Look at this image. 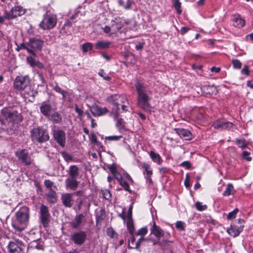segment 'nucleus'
I'll use <instances>...</instances> for the list:
<instances>
[{
  "instance_id": "nucleus-1",
  "label": "nucleus",
  "mask_w": 253,
  "mask_h": 253,
  "mask_svg": "<svg viewBox=\"0 0 253 253\" xmlns=\"http://www.w3.org/2000/svg\"><path fill=\"white\" fill-rule=\"evenodd\" d=\"M135 86L137 94V106L145 111L150 112V101L151 99L152 91L139 82L136 83Z\"/></svg>"
},
{
  "instance_id": "nucleus-2",
  "label": "nucleus",
  "mask_w": 253,
  "mask_h": 253,
  "mask_svg": "<svg viewBox=\"0 0 253 253\" xmlns=\"http://www.w3.org/2000/svg\"><path fill=\"white\" fill-rule=\"evenodd\" d=\"M29 209L26 206L21 207L16 213V218L12 221V227L17 231L24 230L28 223Z\"/></svg>"
},
{
  "instance_id": "nucleus-3",
  "label": "nucleus",
  "mask_w": 253,
  "mask_h": 253,
  "mask_svg": "<svg viewBox=\"0 0 253 253\" xmlns=\"http://www.w3.org/2000/svg\"><path fill=\"white\" fill-rule=\"evenodd\" d=\"M106 101L111 103L114 107L112 108L111 114L113 116L114 119L119 117L120 113V103H127V99L126 96L120 94H112L106 98Z\"/></svg>"
},
{
  "instance_id": "nucleus-4",
  "label": "nucleus",
  "mask_w": 253,
  "mask_h": 253,
  "mask_svg": "<svg viewBox=\"0 0 253 253\" xmlns=\"http://www.w3.org/2000/svg\"><path fill=\"white\" fill-rule=\"evenodd\" d=\"M129 23V20L124 19L123 18L120 17H115L112 20L110 27L105 26V27L102 29L105 33L108 34L109 36H112L120 32L125 25L128 24Z\"/></svg>"
},
{
  "instance_id": "nucleus-5",
  "label": "nucleus",
  "mask_w": 253,
  "mask_h": 253,
  "mask_svg": "<svg viewBox=\"0 0 253 253\" xmlns=\"http://www.w3.org/2000/svg\"><path fill=\"white\" fill-rule=\"evenodd\" d=\"M31 137L33 141L42 143L49 139V135L46 129L42 127L34 128L31 131Z\"/></svg>"
},
{
  "instance_id": "nucleus-6",
  "label": "nucleus",
  "mask_w": 253,
  "mask_h": 253,
  "mask_svg": "<svg viewBox=\"0 0 253 253\" xmlns=\"http://www.w3.org/2000/svg\"><path fill=\"white\" fill-rule=\"evenodd\" d=\"M4 118L13 124H18L22 121V116L16 111H8L6 109L1 110Z\"/></svg>"
},
{
  "instance_id": "nucleus-7",
  "label": "nucleus",
  "mask_w": 253,
  "mask_h": 253,
  "mask_svg": "<svg viewBox=\"0 0 253 253\" xmlns=\"http://www.w3.org/2000/svg\"><path fill=\"white\" fill-rule=\"evenodd\" d=\"M57 22L55 15L46 14L44 16L42 21L40 24V26L43 30L51 29L55 27Z\"/></svg>"
},
{
  "instance_id": "nucleus-8",
  "label": "nucleus",
  "mask_w": 253,
  "mask_h": 253,
  "mask_svg": "<svg viewBox=\"0 0 253 253\" xmlns=\"http://www.w3.org/2000/svg\"><path fill=\"white\" fill-rule=\"evenodd\" d=\"M15 155L18 161L25 166H30L33 164L34 160L31 158L29 152L25 149L17 151Z\"/></svg>"
},
{
  "instance_id": "nucleus-9",
  "label": "nucleus",
  "mask_w": 253,
  "mask_h": 253,
  "mask_svg": "<svg viewBox=\"0 0 253 253\" xmlns=\"http://www.w3.org/2000/svg\"><path fill=\"white\" fill-rule=\"evenodd\" d=\"M30 79L28 76H18L14 82V87L15 89L24 90L29 84Z\"/></svg>"
},
{
  "instance_id": "nucleus-10",
  "label": "nucleus",
  "mask_w": 253,
  "mask_h": 253,
  "mask_svg": "<svg viewBox=\"0 0 253 253\" xmlns=\"http://www.w3.org/2000/svg\"><path fill=\"white\" fill-rule=\"evenodd\" d=\"M40 213L41 222L44 227H47L50 221V213L48 207L44 205H42L40 207Z\"/></svg>"
},
{
  "instance_id": "nucleus-11",
  "label": "nucleus",
  "mask_w": 253,
  "mask_h": 253,
  "mask_svg": "<svg viewBox=\"0 0 253 253\" xmlns=\"http://www.w3.org/2000/svg\"><path fill=\"white\" fill-rule=\"evenodd\" d=\"M52 134L55 141L62 147H64L66 143V134L65 132L59 129H52Z\"/></svg>"
},
{
  "instance_id": "nucleus-12",
  "label": "nucleus",
  "mask_w": 253,
  "mask_h": 253,
  "mask_svg": "<svg viewBox=\"0 0 253 253\" xmlns=\"http://www.w3.org/2000/svg\"><path fill=\"white\" fill-rule=\"evenodd\" d=\"M238 220V224L239 225L236 224L231 225V227L227 230V233L233 237L238 236L243 231L244 227L242 225L244 220L242 219H239Z\"/></svg>"
},
{
  "instance_id": "nucleus-13",
  "label": "nucleus",
  "mask_w": 253,
  "mask_h": 253,
  "mask_svg": "<svg viewBox=\"0 0 253 253\" xmlns=\"http://www.w3.org/2000/svg\"><path fill=\"white\" fill-rule=\"evenodd\" d=\"M27 44L34 52L35 51H41L43 45V41L39 39L33 38L29 39Z\"/></svg>"
},
{
  "instance_id": "nucleus-14",
  "label": "nucleus",
  "mask_w": 253,
  "mask_h": 253,
  "mask_svg": "<svg viewBox=\"0 0 253 253\" xmlns=\"http://www.w3.org/2000/svg\"><path fill=\"white\" fill-rule=\"evenodd\" d=\"M86 234L84 231H81L74 233L71 237V239L78 245H83L86 239Z\"/></svg>"
},
{
  "instance_id": "nucleus-15",
  "label": "nucleus",
  "mask_w": 253,
  "mask_h": 253,
  "mask_svg": "<svg viewBox=\"0 0 253 253\" xmlns=\"http://www.w3.org/2000/svg\"><path fill=\"white\" fill-rule=\"evenodd\" d=\"M62 204L66 208H71L74 204V199L72 193H66L62 194L61 196Z\"/></svg>"
},
{
  "instance_id": "nucleus-16",
  "label": "nucleus",
  "mask_w": 253,
  "mask_h": 253,
  "mask_svg": "<svg viewBox=\"0 0 253 253\" xmlns=\"http://www.w3.org/2000/svg\"><path fill=\"white\" fill-rule=\"evenodd\" d=\"M212 126L215 129L222 130L224 129H229L232 127L233 124L229 122L217 120L213 123Z\"/></svg>"
},
{
  "instance_id": "nucleus-17",
  "label": "nucleus",
  "mask_w": 253,
  "mask_h": 253,
  "mask_svg": "<svg viewBox=\"0 0 253 253\" xmlns=\"http://www.w3.org/2000/svg\"><path fill=\"white\" fill-rule=\"evenodd\" d=\"M40 109L41 113L47 118L50 114L52 106L48 102L44 101L42 103Z\"/></svg>"
},
{
  "instance_id": "nucleus-18",
  "label": "nucleus",
  "mask_w": 253,
  "mask_h": 253,
  "mask_svg": "<svg viewBox=\"0 0 253 253\" xmlns=\"http://www.w3.org/2000/svg\"><path fill=\"white\" fill-rule=\"evenodd\" d=\"M24 13V11L22 7L17 6L13 7L10 12L7 13L9 19L15 18Z\"/></svg>"
},
{
  "instance_id": "nucleus-19",
  "label": "nucleus",
  "mask_w": 253,
  "mask_h": 253,
  "mask_svg": "<svg viewBox=\"0 0 253 253\" xmlns=\"http://www.w3.org/2000/svg\"><path fill=\"white\" fill-rule=\"evenodd\" d=\"M7 248L9 253H24L23 248L13 241L9 242Z\"/></svg>"
},
{
  "instance_id": "nucleus-20",
  "label": "nucleus",
  "mask_w": 253,
  "mask_h": 253,
  "mask_svg": "<svg viewBox=\"0 0 253 253\" xmlns=\"http://www.w3.org/2000/svg\"><path fill=\"white\" fill-rule=\"evenodd\" d=\"M175 132L181 138L185 140H189L192 137V134L190 131L187 129L180 128L174 129Z\"/></svg>"
},
{
  "instance_id": "nucleus-21",
  "label": "nucleus",
  "mask_w": 253,
  "mask_h": 253,
  "mask_svg": "<svg viewBox=\"0 0 253 253\" xmlns=\"http://www.w3.org/2000/svg\"><path fill=\"white\" fill-rule=\"evenodd\" d=\"M65 183L66 188H69L74 191L77 189L79 185V182L75 178H68L65 180Z\"/></svg>"
},
{
  "instance_id": "nucleus-22",
  "label": "nucleus",
  "mask_w": 253,
  "mask_h": 253,
  "mask_svg": "<svg viewBox=\"0 0 253 253\" xmlns=\"http://www.w3.org/2000/svg\"><path fill=\"white\" fill-rule=\"evenodd\" d=\"M151 234H153L157 239H160L164 235L163 230L160 226L156 225L155 222H153V225L150 228Z\"/></svg>"
},
{
  "instance_id": "nucleus-23",
  "label": "nucleus",
  "mask_w": 253,
  "mask_h": 253,
  "mask_svg": "<svg viewBox=\"0 0 253 253\" xmlns=\"http://www.w3.org/2000/svg\"><path fill=\"white\" fill-rule=\"evenodd\" d=\"M84 218V215L83 213L76 215L74 220L71 222L72 227L74 228H78L81 225Z\"/></svg>"
},
{
  "instance_id": "nucleus-24",
  "label": "nucleus",
  "mask_w": 253,
  "mask_h": 253,
  "mask_svg": "<svg viewBox=\"0 0 253 253\" xmlns=\"http://www.w3.org/2000/svg\"><path fill=\"white\" fill-rule=\"evenodd\" d=\"M63 33L67 34L70 35L72 32V22L70 20L67 19L65 21V23L61 28Z\"/></svg>"
},
{
  "instance_id": "nucleus-25",
  "label": "nucleus",
  "mask_w": 253,
  "mask_h": 253,
  "mask_svg": "<svg viewBox=\"0 0 253 253\" xmlns=\"http://www.w3.org/2000/svg\"><path fill=\"white\" fill-rule=\"evenodd\" d=\"M46 199L47 202L51 204H54L57 201L56 193L53 190L49 191L45 194Z\"/></svg>"
},
{
  "instance_id": "nucleus-26",
  "label": "nucleus",
  "mask_w": 253,
  "mask_h": 253,
  "mask_svg": "<svg viewBox=\"0 0 253 253\" xmlns=\"http://www.w3.org/2000/svg\"><path fill=\"white\" fill-rule=\"evenodd\" d=\"M47 118L51 121L54 124H59L62 121L61 116L57 112H54L52 114H50Z\"/></svg>"
},
{
  "instance_id": "nucleus-27",
  "label": "nucleus",
  "mask_w": 253,
  "mask_h": 253,
  "mask_svg": "<svg viewBox=\"0 0 253 253\" xmlns=\"http://www.w3.org/2000/svg\"><path fill=\"white\" fill-rule=\"evenodd\" d=\"M68 173L70 177L77 178L79 174V168L76 165L70 166L69 169Z\"/></svg>"
},
{
  "instance_id": "nucleus-28",
  "label": "nucleus",
  "mask_w": 253,
  "mask_h": 253,
  "mask_svg": "<svg viewBox=\"0 0 253 253\" xmlns=\"http://www.w3.org/2000/svg\"><path fill=\"white\" fill-rule=\"evenodd\" d=\"M110 44V42L99 41L95 43V47L96 49H103L108 48Z\"/></svg>"
},
{
  "instance_id": "nucleus-29",
  "label": "nucleus",
  "mask_w": 253,
  "mask_h": 253,
  "mask_svg": "<svg viewBox=\"0 0 253 253\" xmlns=\"http://www.w3.org/2000/svg\"><path fill=\"white\" fill-rule=\"evenodd\" d=\"M149 156L154 162L157 163L159 165H161L163 162V160L160 155L153 151H151L149 152Z\"/></svg>"
},
{
  "instance_id": "nucleus-30",
  "label": "nucleus",
  "mask_w": 253,
  "mask_h": 253,
  "mask_svg": "<svg viewBox=\"0 0 253 253\" xmlns=\"http://www.w3.org/2000/svg\"><path fill=\"white\" fill-rule=\"evenodd\" d=\"M234 26L239 28L244 27L245 24V21L241 18L240 15H235L234 18Z\"/></svg>"
},
{
  "instance_id": "nucleus-31",
  "label": "nucleus",
  "mask_w": 253,
  "mask_h": 253,
  "mask_svg": "<svg viewBox=\"0 0 253 253\" xmlns=\"http://www.w3.org/2000/svg\"><path fill=\"white\" fill-rule=\"evenodd\" d=\"M26 49L29 53L33 55L34 57L36 56L35 52L32 49L30 48L26 43L24 42L21 43L19 46L16 48V50L17 51H19L21 49Z\"/></svg>"
},
{
  "instance_id": "nucleus-32",
  "label": "nucleus",
  "mask_w": 253,
  "mask_h": 253,
  "mask_svg": "<svg viewBox=\"0 0 253 253\" xmlns=\"http://www.w3.org/2000/svg\"><path fill=\"white\" fill-rule=\"evenodd\" d=\"M234 187L232 184L228 183L226 187L225 191L223 193L224 196H229L234 193Z\"/></svg>"
},
{
  "instance_id": "nucleus-33",
  "label": "nucleus",
  "mask_w": 253,
  "mask_h": 253,
  "mask_svg": "<svg viewBox=\"0 0 253 253\" xmlns=\"http://www.w3.org/2000/svg\"><path fill=\"white\" fill-rule=\"evenodd\" d=\"M142 168L144 169L143 173H146L145 176L152 175L153 174V171L152 169H151L150 166L145 163H143L141 164Z\"/></svg>"
},
{
  "instance_id": "nucleus-34",
  "label": "nucleus",
  "mask_w": 253,
  "mask_h": 253,
  "mask_svg": "<svg viewBox=\"0 0 253 253\" xmlns=\"http://www.w3.org/2000/svg\"><path fill=\"white\" fill-rule=\"evenodd\" d=\"M30 248L38 250H43V245L38 241H33L30 243Z\"/></svg>"
},
{
  "instance_id": "nucleus-35",
  "label": "nucleus",
  "mask_w": 253,
  "mask_h": 253,
  "mask_svg": "<svg viewBox=\"0 0 253 253\" xmlns=\"http://www.w3.org/2000/svg\"><path fill=\"white\" fill-rule=\"evenodd\" d=\"M235 141L236 144L238 146V147L242 149H245L248 146V143L245 139L237 138Z\"/></svg>"
},
{
  "instance_id": "nucleus-36",
  "label": "nucleus",
  "mask_w": 253,
  "mask_h": 253,
  "mask_svg": "<svg viewBox=\"0 0 253 253\" xmlns=\"http://www.w3.org/2000/svg\"><path fill=\"white\" fill-rule=\"evenodd\" d=\"M126 226L129 233L131 235H133L134 231V227L133 225L132 218H127Z\"/></svg>"
},
{
  "instance_id": "nucleus-37",
  "label": "nucleus",
  "mask_w": 253,
  "mask_h": 253,
  "mask_svg": "<svg viewBox=\"0 0 253 253\" xmlns=\"http://www.w3.org/2000/svg\"><path fill=\"white\" fill-rule=\"evenodd\" d=\"M91 113L95 116H101L100 107L98 105H93L90 109Z\"/></svg>"
},
{
  "instance_id": "nucleus-38",
  "label": "nucleus",
  "mask_w": 253,
  "mask_h": 253,
  "mask_svg": "<svg viewBox=\"0 0 253 253\" xmlns=\"http://www.w3.org/2000/svg\"><path fill=\"white\" fill-rule=\"evenodd\" d=\"M116 122V126L118 128V129L121 130L122 129H124L125 127V123L122 118H118V117L117 118V119L115 120L114 119Z\"/></svg>"
},
{
  "instance_id": "nucleus-39",
  "label": "nucleus",
  "mask_w": 253,
  "mask_h": 253,
  "mask_svg": "<svg viewBox=\"0 0 253 253\" xmlns=\"http://www.w3.org/2000/svg\"><path fill=\"white\" fill-rule=\"evenodd\" d=\"M173 2V5L174 6L175 9L176 10L178 14H180L181 13V3L179 1V0H172Z\"/></svg>"
},
{
  "instance_id": "nucleus-40",
  "label": "nucleus",
  "mask_w": 253,
  "mask_h": 253,
  "mask_svg": "<svg viewBox=\"0 0 253 253\" xmlns=\"http://www.w3.org/2000/svg\"><path fill=\"white\" fill-rule=\"evenodd\" d=\"M83 51L86 52L89 50H91L92 49V44L90 42H86L84 43L82 45Z\"/></svg>"
},
{
  "instance_id": "nucleus-41",
  "label": "nucleus",
  "mask_w": 253,
  "mask_h": 253,
  "mask_svg": "<svg viewBox=\"0 0 253 253\" xmlns=\"http://www.w3.org/2000/svg\"><path fill=\"white\" fill-rule=\"evenodd\" d=\"M54 90L62 95L63 98H65L67 94V92L62 89L57 84H56L53 88Z\"/></svg>"
},
{
  "instance_id": "nucleus-42",
  "label": "nucleus",
  "mask_w": 253,
  "mask_h": 253,
  "mask_svg": "<svg viewBox=\"0 0 253 253\" xmlns=\"http://www.w3.org/2000/svg\"><path fill=\"white\" fill-rule=\"evenodd\" d=\"M233 67L234 69H240L242 67V63L238 59H233L232 60Z\"/></svg>"
},
{
  "instance_id": "nucleus-43",
  "label": "nucleus",
  "mask_w": 253,
  "mask_h": 253,
  "mask_svg": "<svg viewBox=\"0 0 253 253\" xmlns=\"http://www.w3.org/2000/svg\"><path fill=\"white\" fill-rule=\"evenodd\" d=\"M239 210L238 209H235L233 211L228 213L227 216V219L228 220L235 218L236 216V214L238 212Z\"/></svg>"
},
{
  "instance_id": "nucleus-44",
  "label": "nucleus",
  "mask_w": 253,
  "mask_h": 253,
  "mask_svg": "<svg viewBox=\"0 0 253 253\" xmlns=\"http://www.w3.org/2000/svg\"><path fill=\"white\" fill-rule=\"evenodd\" d=\"M119 183L126 191H128L129 193H132V192L130 189L129 184L127 182L123 180Z\"/></svg>"
},
{
  "instance_id": "nucleus-45",
  "label": "nucleus",
  "mask_w": 253,
  "mask_h": 253,
  "mask_svg": "<svg viewBox=\"0 0 253 253\" xmlns=\"http://www.w3.org/2000/svg\"><path fill=\"white\" fill-rule=\"evenodd\" d=\"M195 207L198 211H203L207 209L208 207L206 205H202L201 203L197 202L195 204Z\"/></svg>"
},
{
  "instance_id": "nucleus-46",
  "label": "nucleus",
  "mask_w": 253,
  "mask_h": 253,
  "mask_svg": "<svg viewBox=\"0 0 253 253\" xmlns=\"http://www.w3.org/2000/svg\"><path fill=\"white\" fill-rule=\"evenodd\" d=\"M61 155L62 157H63L65 161L66 162H69L72 161L73 157L69 153L66 152H62Z\"/></svg>"
},
{
  "instance_id": "nucleus-47",
  "label": "nucleus",
  "mask_w": 253,
  "mask_h": 253,
  "mask_svg": "<svg viewBox=\"0 0 253 253\" xmlns=\"http://www.w3.org/2000/svg\"><path fill=\"white\" fill-rule=\"evenodd\" d=\"M185 223L181 221H178L175 223V227L176 229L181 230L184 231L185 230Z\"/></svg>"
},
{
  "instance_id": "nucleus-48",
  "label": "nucleus",
  "mask_w": 253,
  "mask_h": 253,
  "mask_svg": "<svg viewBox=\"0 0 253 253\" xmlns=\"http://www.w3.org/2000/svg\"><path fill=\"white\" fill-rule=\"evenodd\" d=\"M105 217V212L102 210H100L99 212L96 215L97 222L102 220Z\"/></svg>"
},
{
  "instance_id": "nucleus-49",
  "label": "nucleus",
  "mask_w": 253,
  "mask_h": 253,
  "mask_svg": "<svg viewBox=\"0 0 253 253\" xmlns=\"http://www.w3.org/2000/svg\"><path fill=\"white\" fill-rule=\"evenodd\" d=\"M102 193L104 198L106 200H109L111 197L110 191L108 189H104L102 191Z\"/></svg>"
},
{
  "instance_id": "nucleus-50",
  "label": "nucleus",
  "mask_w": 253,
  "mask_h": 253,
  "mask_svg": "<svg viewBox=\"0 0 253 253\" xmlns=\"http://www.w3.org/2000/svg\"><path fill=\"white\" fill-rule=\"evenodd\" d=\"M98 75L102 77L105 80L110 81L111 80V77L106 75V73L104 72L103 69H101L99 70L98 72Z\"/></svg>"
},
{
  "instance_id": "nucleus-51",
  "label": "nucleus",
  "mask_w": 253,
  "mask_h": 253,
  "mask_svg": "<svg viewBox=\"0 0 253 253\" xmlns=\"http://www.w3.org/2000/svg\"><path fill=\"white\" fill-rule=\"evenodd\" d=\"M149 239L147 238L141 237L136 243L135 248L138 249L142 243L144 241H148Z\"/></svg>"
},
{
  "instance_id": "nucleus-52",
  "label": "nucleus",
  "mask_w": 253,
  "mask_h": 253,
  "mask_svg": "<svg viewBox=\"0 0 253 253\" xmlns=\"http://www.w3.org/2000/svg\"><path fill=\"white\" fill-rule=\"evenodd\" d=\"M44 184L45 186L48 188L49 191L52 190V187L53 185V182L49 179H46L44 181Z\"/></svg>"
},
{
  "instance_id": "nucleus-53",
  "label": "nucleus",
  "mask_w": 253,
  "mask_h": 253,
  "mask_svg": "<svg viewBox=\"0 0 253 253\" xmlns=\"http://www.w3.org/2000/svg\"><path fill=\"white\" fill-rule=\"evenodd\" d=\"M148 229L146 227H142L137 232V235L144 236L147 233Z\"/></svg>"
},
{
  "instance_id": "nucleus-54",
  "label": "nucleus",
  "mask_w": 253,
  "mask_h": 253,
  "mask_svg": "<svg viewBox=\"0 0 253 253\" xmlns=\"http://www.w3.org/2000/svg\"><path fill=\"white\" fill-rule=\"evenodd\" d=\"M250 153L245 151L243 152L242 156L243 159L246 160L248 161H251L252 160V157H250Z\"/></svg>"
},
{
  "instance_id": "nucleus-55",
  "label": "nucleus",
  "mask_w": 253,
  "mask_h": 253,
  "mask_svg": "<svg viewBox=\"0 0 253 253\" xmlns=\"http://www.w3.org/2000/svg\"><path fill=\"white\" fill-rule=\"evenodd\" d=\"M150 240L152 242L153 245H159L160 246H162L165 242H167V240H163L162 241H160V239H157V240L150 239Z\"/></svg>"
},
{
  "instance_id": "nucleus-56",
  "label": "nucleus",
  "mask_w": 253,
  "mask_h": 253,
  "mask_svg": "<svg viewBox=\"0 0 253 253\" xmlns=\"http://www.w3.org/2000/svg\"><path fill=\"white\" fill-rule=\"evenodd\" d=\"M115 234H116V233L112 228L110 227L107 229V234L108 236H109L111 238H113L114 237V235Z\"/></svg>"
},
{
  "instance_id": "nucleus-57",
  "label": "nucleus",
  "mask_w": 253,
  "mask_h": 253,
  "mask_svg": "<svg viewBox=\"0 0 253 253\" xmlns=\"http://www.w3.org/2000/svg\"><path fill=\"white\" fill-rule=\"evenodd\" d=\"M90 140L92 142L96 144L97 145H100L101 144V143L97 141V137L94 133L91 134Z\"/></svg>"
},
{
  "instance_id": "nucleus-58",
  "label": "nucleus",
  "mask_w": 253,
  "mask_h": 253,
  "mask_svg": "<svg viewBox=\"0 0 253 253\" xmlns=\"http://www.w3.org/2000/svg\"><path fill=\"white\" fill-rule=\"evenodd\" d=\"M190 177L188 173L186 175V178L184 181V185L186 187L188 188L190 186Z\"/></svg>"
},
{
  "instance_id": "nucleus-59",
  "label": "nucleus",
  "mask_w": 253,
  "mask_h": 253,
  "mask_svg": "<svg viewBox=\"0 0 253 253\" xmlns=\"http://www.w3.org/2000/svg\"><path fill=\"white\" fill-rule=\"evenodd\" d=\"M241 73L243 74H245L246 76L250 75V71L249 68L247 65H245L244 68L241 70Z\"/></svg>"
},
{
  "instance_id": "nucleus-60",
  "label": "nucleus",
  "mask_w": 253,
  "mask_h": 253,
  "mask_svg": "<svg viewBox=\"0 0 253 253\" xmlns=\"http://www.w3.org/2000/svg\"><path fill=\"white\" fill-rule=\"evenodd\" d=\"M123 136L120 135V136H110L108 137H106V139L109 140H118L120 138H122Z\"/></svg>"
},
{
  "instance_id": "nucleus-61",
  "label": "nucleus",
  "mask_w": 253,
  "mask_h": 253,
  "mask_svg": "<svg viewBox=\"0 0 253 253\" xmlns=\"http://www.w3.org/2000/svg\"><path fill=\"white\" fill-rule=\"evenodd\" d=\"M113 175L119 182L123 180V177L120 172L117 171L116 173H115L113 174Z\"/></svg>"
},
{
  "instance_id": "nucleus-62",
  "label": "nucleus",
  "mask_w": 253,
  "mask_h": 253,
  "mask_svg": "<svg viewBox=\"0 0 253 253\" xmlns=\"http://www.w3.org/2000/svg\"><path fill=\"white\" fill-rule=\"evenodd\" d=\"M75 112L78 114L79 117L82 116L83 114V111L80 109L77 105H75Z\"/></svg>"
},
{
  "instance_id": "nucleus-63",
  "label": "nucleus",
  "mask_w": 253,
  "mask_h": 253,
  "mask_svg": "<svg viewBox=\"0 0 253 253\" xmlns=\"http://www.w3.org/2000/svg\"><path fill=\"white\" fill-rule=\"evenodd\" d=\"M180 166L185 167L187 169H189L191 167V164L189 161H184L182 163Z\"/></svg>"
},
{
  "instance_id": "nucleus-64",
  "label": "nucleus",
  "mask_w": 253,
  "mask_h": 253,
  "mask_svg": "<svg viewBox=\"0 0 253 253\" xmlns=\"http://www.w3.org/2000/svg\"><path fill=\"white\" fill-rule=\"evenodd\" d=\"M35 59L32 56H28L26 57V61L27 63L30 65H32Z\"/></svg>"
}]
</instances>
